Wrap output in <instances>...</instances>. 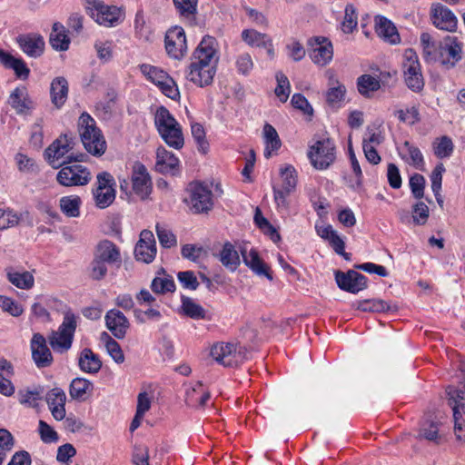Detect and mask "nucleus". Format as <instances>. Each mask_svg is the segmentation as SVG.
Here are the masks:
<instances>
[{"mask_svg": "<svg viewBox=\"0 0 465 465\" xmlns=\"http://www.w3.org/2000/svg\"><path fill=\"white\" fill-rule=\"evenodd\" d=\"M101 340L104 342L106 351L113 360L116 363H123L124 355L119 343L105 331L102 332Z\"/></svg>", "mask_w": 465, "mask_h": 465, "instance_id": "obj_40", "label": "nucleus"}, {"mask_svg": "<svg viewBox=\"0 0 465 465\" xmlns=\"http://www.w3.org/2000/svg\"><path fill=\"white\" fill-rule=\"evenodd\" d=\"M282 184L280 187L294 192L297 186V172L291 164H285L280 168Z\"/></svg>", "mask_w": 465, "mask_h": 465, "instance_id": "obj_41", "label": "nucleus"}, {"mask_svg": "<svg viewBox=\"0 0 465 465\" xmlns=\"http://www.w3.org/2000/svg\"><path fill=\"white\" fill-rule=\"evenodd\" d=\"M65 393L60 388H54L46 394L49 410L56 420H62L65 418Z\"/></svg>", "mask_w": 465, "mask_h": 465, "instance_id": "obj_25", "label": "nucleus"}, {"mask_svg": "<svg viewBox=\"0 0 465 465\" xmlns=\"http://www.w3.org/2000/svg\"><path fill=\"white\" fill-rule=\"evenodd\" d=\"M241 253L245 265L248 266L256 275L264 276L270 281L272 280V275L270 272V268L261 259L256 250L252 249L248 252L246 249H242Z\"/></svg>", "mask_w": 465, "mask_h": 465, "instance_id": "obj_26", "label": "nucleus"}, {"mask_svg": "<svg viewBox=\"0 0 465 465\" xmlns=\"http://www.w3.org/2000/svg\"><path fill=\"white\" fill-rule=\"evenodd\" d=\"M107 264L106 262L97 259L94 256L93 261L89 266V276L94 281L103 280L107 274Z\"/></svg>", "mask_w": 465, "mask_h": 465, "instance_id": "obj_52", "label": "nucleus"}, {"mask_svg": "<svg viewBox=\"0 0 465 465\" xmlns=\"http://www.w3.org/2000/svg\"><path fill=\"white\" fill-rule=\"evenodd\" d=\"M156 129L164 143L176 150L183 147L184 138L180 124L164 106H160L154 115Z\"/></svg>", "mask_w": 465, "mask_h": 465, "instance_id": "obj_3", "label": "nucleus"}, {"mask_svg": "<svg viewBox=\"0 0 465 465\" xmlns=\"http://www.w3.org/2000/svg\"><path fill=\"white\" fill-rule=\"evenodd\" d=\"M78 129L83 145L89 153L94 156L104 153L105 140L96 127L95 121L88 114L83 113L79 117Z\"/></svg>", "mask_w": 465, "mask_h": 465, "instance_id": "obj_4", "label": "nucleus"}, {"mask_svg": "<svg viewBox=\"0 0 465 465\" xmlns=\"http://www.w3.org/2000/svg\"><path fill=\"white\" fill-rule=\"evenodd\" d=\"M90 16L100 25L114 26L121 17V10L114 5H107L98 0H84Z\"/></svg>", "mask_w": 465, "mask_h": 465, "instance_id": "obj_10", "label": "nucleus"}, {"mask_svg": "<svg viewBox=\"0 0 465 465\" xmlns=\"http://www.w3.org/2000/svg\"><path fill=\"white\" fill-rule=\"evenodd\" d=\"M104 319L107 329L116 339L121 340L125 337L130 323L121 311L112 309L106 312Z\"/></svg>", "mask_w": 465, "mask_h": 465, "instance_id": "obj_22", "label": "nucleus"}, {"mask_svg": "<svg viewBox=\"0 0 465 465\" xmlns=\"http://www.w3.org/2000/svg\"><path fill=\"white\" fill-rule=\"evenodd\" d=\"M56 174L57 183L64 187L84 186L92 179L87 167L79 163H64Z\"/></svg>", "mask_w": 465, "mask_h": 465, "instance_id": "obj_7", "label": "nucleus"}, {"mask_svg": "<svg viewBox=\"0 0 465 465\" xmlns=\"http://www.w3.org/2000/svg\"><path fill=\"white\" fill-rule=\"evenodd\" d=\"M429 217V207L423 203H417L412 208L413 223L418 225L425 224Z\"/></svg>", "mask_w": 465, "mask_h": 465, "instance_id": "obj_57", "label": "nucleus"}, {"mask_svg": "<svg viewBox=\"0 0 465 465\" xmlns=\"http://www.w3.org/2000/svg\"><path fill=\"white\" fill-rule=\"evenodd\" d=\"M453 150L454 145L452 140L446 135L436 139L433 143L434 154L438 158L442 159L450 156Z\"/></svg>", "mask_w": 465, "mask_h": 465, "instance_id": "obj_44", "label": "nucleus"}, {"mask_svg": "<svg viewBox=\"0 0 465 465\" xmlns=\"http://www.w3.org/2000/svg\"><path fill=\"white\" fill-rule=\"evenodd\" d=\"M81 198L78 195L64 196L59 201L61 211L67 217H78L80 215Z\"/></svg>", "mask_w": 465, "mask_h": 465, "instance_id": "obj_39", "label": "nucleus"}, {"mask_svg": "<svg viewBox=\"0 0 465 465\" xmlns=\"http://www.w3.org/2000/svg\"><path fill=\"white\" fill-rule=\"evenodd\" d=\"M6 277L13 285L19 289L29 290L35 283L33 274L27 271L17 272L9 268L6 269Z\"/></svg>", "mask_w": 465, "mask_h": 465, "instance_id": "obj_34", "label": "nucleus"}, {"mask_svg": "<svg viewBox=\"0 0 465 465\" xmlns=\"http://www.w3.org/2000/svg\"><path fill=\"white\" fill-rule=\"evenodd\" d=\"M75 329V315L70 311L66 312L58 331H53L49 336V343L53 350L60 353L67 351L72 346Z\"/></svg>", "mask_w": 465, "mask_h": 465, "instance_id": "obj_6", "label": "nucleus"}, {"mask_svg": "<svg viewBox=\"0 0 465 465\" xmlns=\"http://www.w3.org/2000/svg\"><path fill=\"white\" fill-rule=\"evenodd\" d=\"M234 65L241 75H249L254 67L252 57L248 53H242L235 57Z\"/></svg>", "mask_w": 465, "mask_h": 465, "instance_id": "obj_46", "label": "nucleus"}, {"mask_svg": "<svg viewBox=\"0 0 465 465\" xmlns=\"http://www.w3.org/2000/svg\"><path fill=\"white\" fill-rule=\"evenodd\" d=\"M357 26V16L352 5H347L345 8V16L342 22V31L345 34H351Z\"/></svg>", "mask_w": 465, "mask_h": 465, "instance_id": "obj_63", "label": "nucleus"}, {"mask_svg": "<svg viewBox=\"0 0 465 465\" xmlns=\"http://www.w3.org/2000/svg\"><path fill=\"white\" fill-rule=\"evenodd\" d=\"M329 89L326 93V101L330 106L338 107L344 99L346 94L345 86L334 77H330Z\"/></svg>", "mask_w": 465, "mask_h": 465, "instance_id": "obj_37", "label": "nucleus"}, {"mask_svg": "<svg viewBox=\"0 0 465 465\" xmlns=\"http://www.w3.org/2000/svg\"><path fill=\"white\" fill-rule=\"evenodd\" d=\"M51 100L56 108L64 105L68 94V83L64 77H56L51 83Z\"/></svg>", "mask_w": 465, "mask_h": 465, "instance_id": "obj_30", "label": "nucleus"}, {"mask_svg": "<svg viewBox=\"0 0 465 465\" xmlns=\"http://www.w3.org/2000/svg\"><path fill=\"white\" fill-rule=\"evenodd\" d=\"M0 64L6 69H12L16 77L27 79L30 70L22 58H16L8 52L0 49Z\"/></svg>", "mask_w": 465, "mask_h": 465, "instance_id": "obj_29", "label": "nucleus"}, {"mask_svg": "<svg viewBox=\"0 0 465 465\" xmlns=\"http://www.w3.org/2000/svg\"><path fill=\"white\" fill-rule=\"evenodd\" d=\"M218 61L216 39L210 35L204 36L191 57L185 78L198 87L211 85L217 71Z\"/></svg>", "mask_w": 465, "mask_h": 465, "instance_id": "obj_1", "label": "nucleus"}, {"mask_svg": "<svg viewBox=\"0 0 465 465\" xmlns=\"http://www.w3.org/2000/svg\"><path fill=\"white\" fill-rule=\"evenodd\" d=\"M151 287L156 293H164L167 292H173L175 290L173 280L169 278L156 277L153 280Z\"/></svg>", "mask_w": 465, "mask_h": 465, "instance_id": "obj_55", "label": "nucleus"}, {"mask_svg": "<svg viewBox=\"0 0 465 465\" xmlns=\"http://www.w3.org/2000/svg\"><path fill=\"white\" fill-rule=\"evenodd\" d=\"M165 49L169 56L180 60L187 52V44L184 30L182 27H173L167 31L164 38Z\"/></svg>", "mask_w": 465, "mask_h": 465, "instance_id": "obj_12", "label": "nucleus"}, {"mask_svg": "<svg viewBox=\"0 0 465 465\" xmlns=\"http://www.w3.org/2000/svg\"><path fill=\"white\" fill-rule=\"evenodd\" d=\"M438 424L433 421L426 422L420 430L419 437L426 439L430 441H435L438 439Z\"/></svg>", "mask_w": 465, "mask_h": 465, "instance_id": "obj_64", "label": "nucleus"}, {"mask_svg": "<svg viewBox=\"0 0 465 465\" xmlns=\"http://www.w3.org/2000/svg\"><path fill=\"white\" fill-rule=\"evenodd\" d=\"M219 260L222 264L231 272H234L239 267L240 256L232 243L226 242L219 254Z\"/></svg>", "mask_w": 465, "mask_h": 465, "instance_id": "obj_32", "label": "nucleus"}, {"mask_svg": "<svg viewBox=\"0 0 465 465\" xmlns=\"http://www.w3.org/2000/svg\"><path fill=\"white\" fill-rule=\"evenodd\" d=\"M358 309L362 312H381L388 311L390 307L383 300H367L361 302Z\"/></svg>", "mask_w": 465, "mask_h": 465, "instance_id": "obj_54", "label": "nucleus"}, {"mask_svg": "<svg viewBox=\"0 0 465 465\" xmlns=\"http://www.w3.org/2000/svg\"><path fill=\"white\" fill-rule=\"evenodd\" d=\"M183 311L184 314L193 319H204L205 311L198 303H195L193 300L188 297L183 298Z\"/></svg>", "mask_w": 465, "mask_h": 465, "instance_id": "obj_48", "label": "nucleus"}, {"mask_svg": "<svg viewBox=\"0 0 465 465\" xmlns=\"http://www.w3.org/2000/svg\"><path fill=\"white\" fill-rule=\"evenodd\" d=\"M374 21L375 31L380 37L393 45L400 43L397 28L391 20L382 15H376Z\"/></svg>", "mask_w": 465, "mask_h": 465, "instance_id": "obj_28", "label": "nucleus"}, {"mask_svg": "<svg viewBox=\"0 0 465 465\" xmlns=\"http://www.w3.org/2000/svg\"><path fill=\"white\" fill-rule=\"evenodd\" d=\"M38 431L42 441L45 443L56 442L59 439L57 432L44 420H39Z\"/></svg>", "mask_w": 465, "mask_h": 465, "instance_id": "obj_59", "label": "nucleus"}, {"mask_svg": "<svg viewBox=\"0 0 465 465\" xmlns=\"http://www.w3.org/2000/svg\"><path fill=\"white\" fill-rule=\"evenodd\" d=\"M20 220L21 215L17 213L10 209H0V231L18 225Z\"/></svg>", "mask_w": 465, "mask_h": 465, "instance_id": "obj_50", "label": "nucleus"}, {"mask_svg": "<svg viewBox=\"0 0 465 465\" xmlns=\"http://www.w3.org/2000/svg\"><path fill=\"white\" fill-rule=\"evenodd\" d=\"M0 307L4 312H6L15 317L21 315L24 312L22 306H20L16 302L4 295H0Z\"/></svg>", "mask_w": 465, "mask_h": 465, "instance_id": "obj_60", "label": "nucleus"}, {"mask_svg": "<svg viewBox=\"0 0 465 465\" xmlns=\"http://www.w3.org/2000/svg\"><path fill=\"white\" fill-rule=\"evenodd\" d=\"M242 39L250 46L263 47L270 36L253 29H245L242 32Z\"/></svg>", "mask_w": 465, "mask_h": 465, "instance_id": "obj_43", "label": "nucleus"}, {"mask_svg": "<svg viewBox=\"0 0 465 465\" xmlns=\"http://www.w3.org/2000/svg\"><path fill=\"white\" fill-rule=\"evenodd\" d=\"M74 147L73 139L67 134L60 135L45 151V156L53 168H59L64 163L81 162L80 156L73 153L66 155Z\"/></svg>", "mask_w": 465, "mask_h": 465, "instance_id": "obj_5", "label": "nucleus"}, {"mask_svg": "<svg viewBox=\"0 0 465 465\" xmlns=\"http://www.w3.org/2000/svg\"><path fill=\"white\" fill-rule=\"evenodd\" d=\"M140 70L148 80L157 86L160 85L168 75L162 69L146 64L140 65Z\"/></svg>", "mask_w": 465, "mask_h": 465, "instance_id": "obj_45", "label": "nucleus"}, {"mask_svg": "<svg viewBox=\"0 0 465 465\" xmlns=\"http://www.w3.org/2000/svg\"><path fill=\"white\" fill-rule=\"evenodd\" d=\"M403 58L402 67L407 86L413 92L421 91L424 87V79L416 52L413 49H407Z\"/></svg>", "mask_w": 465, "mask_h": 465, "instance_id": "obj_9", "label": "nucleus"}, {"mask_svg": "<svg viewBox=\"0 0 465 465\" xmlns=\"http://www.w3.org/2000/svg\"><path fill=\"white\" fill-rule=\"evenodd\" d=\"M16 43L20 49L27 56L32 58L40 57L45 51V40L36 33L20 35L16 37Z\"/></svg>", "mask_w": 465, "mask_h": 465, "instance_id": "obj_19", "label": "nucleus"}, {"mask_svg": "<svg viewBox=\"0 0 465 465\" xmlns=\"http://www.w3.org/2000/svg\"><path fill=\"white\" fill-rule=\"evenodd\" d=\"M9 104L20 115L31 114L34 103L30 99L25 87H16L9 96Z\"/></svg>", "mask_w": 465, "mask_h": 465, "instance_id": "obj_24", "label": "nucleus"}, {"mask_svg": "<svg viewBox=\"0 0 465 465\" xmlns=\"http://www.w3.org/2000/svg\"><path fill=\"white\" fill-rule=\"evenodd\" d=\"M133 190L142 199L151 193L152 181L146 167L141 163H134L132 175Z\"/></svg>", "mask_w": 465, "mask_h": 465, "instance_id": "obj_21", "label": "nucleus"}, {"mask_svg": "<svg viewBox=\"0 0 465 465\" xmlns=\"http://www.w3.org/2000/svg\"><path fill=\"white\" fill-rule=\"evenodd\" d=\"M158 87L164 95L173 100H176L180 96L176 83L169 75H167L166 79H164Z\"/></svg>", "mask_w": 465, "mask_h": 465, "instance_id": "obj_61", "label": "nucleus"}, {"mask_svg": "<svg viewBox=\"0 0 465 465\" xmlns=\"http://www.w3.org/2000/svg\"><path fill=\"white\" fill-rule=\"evenodd\" d=\"M262 135L265 143L264 156L270 158L272 151L280 149L282 142L276 129L270 124H264Z\"/></svg>", "mask_w": 465, "mask_h": 465, "instance_id": "obj_36", "label": "nucleus"}, {"mask_svg": "<svg viewBox=\"0 0 465 465\" xmlns=\"http://www.w3.org/2000/svg\"><path fill=\"white\" fill-rule=\"evenodd\" d=\"M192 135L199 146V150L206 153L208 143L205 139V131L202 124L195 123L191 125Z\"/></svg>", "mask_w": 465, "mask_h": 465, "instance_id": "obj_56", "label": "nucleus"}, {"mask_svg": "<svg viewBox=\"0 0 465 465\" xmlns=\"http://www.w3.org/2000/svg\"><path fill=\"white\" fill-rule=\"evenodd\" d=\"M432 24L439 29L447 32H456L458 19L454 13L441 4H434L430 10Z\"/></svg>", "mask_w": 465, "mask_h": 465, "instance_id": "obj_14", "label": "nucleus"}, {"mask_svg": "<svg viewBox=\"0 0 465 465\" xmlns=\"http://www.w3.org/2000/svg\"><path fill=\"white\" fill-rule=\"evenodd\" d=\"M93 390V383L84 378H75L72 381L69 394L73 399L85 400L86 394Z\"/></svg>", "mask_w": 465, "mask_h": 465, "instance_id": "obj_38", "label": "nucleus"}, {"mask_svg": "<svg viewBox=\"0 0 465 465\" xmlns=\"http://www.w3.org/2000/svg\"><path fill=\"white\" fill-rule=\"evenodd\" d=\"M425 178L419 173H415L410 178V187L413 196L420 199L424 195Z\"/></svg>", "mask_w": 465, "mask_h": 465, "instance_id": "obj_62", "label": "nucleus"}, {"mask_svg": "<svg viewBox=\"0 0 465 465\" xmlns=\"http://www.w3.org/2000/svg\"><path fill=\"white\" fill-rule=\"evenodd\" d=\"M335 280L340 289L357 293L367 287V278L353 270L347 272H336Z\"/></svg>", "mask_w": 465, "mask_h": 465, "instance_id": "obj_17", "label": "nucleus"}, {"mask_svg": "<svg viewBox=\"0 0 465 465\" xmlns=\"http://www.w3.org/2000/svg\"><path fill=\"white\" fill-rule=\"evenodd\" d=\"M156 233L161 245L164 248H170L176 244V238L174 234L160 224L156 225Z\"/></svg>", "mask_w": 465, "mask_h": 465, "instance_id": "obj_58", "label": "nucleus"}, {"mask_svg": "<svg viewBox=\"0 0 465 465\" xmlns=\"http://www.w3.org/2000/svg\"><path fill=\"white\" fill-rule=\"evenodd\" d=\"M78 365L84 372L97 373L102 367V361L91 349L85 348L80 353Z\"/></svg>", "mask_w": 465, "mask_h": 465, "instance_id": "obj_31", "label": "nucleus"}, {"mask_svg": "<svg viewBox=\"0 0 465 465\" xmlns=\"http://www.w3.org/2000/svg\"><path fill=\"white\" fill-rule=\"evenodd\" d=\"M293 193L285 188L273 186L274 201L279 211H288L290 206L289 196Z\"/></svg>", "mask_w": 465, "mask_h": 465, "instance_id": "obj_53", "label": "nucleus"}, {"mask_svg": "<svg viewBox=\"0 0 465 465\" xmlns=\"http://www.w3.org/2000/svg\"><path fill=\"white\" fill-rule=\"evenodd\" d=\"M49 42L51 46L58 51H65L69 47L70 39L65 33L64 26L56 22L53 25Z\"/></svg>", "mask_w": 465, "mask_h": 465, "instance_id": "obj_33", "label": "nucleus"}, {"mask_svg": "<svg viewBox=\"0 0 465 465\" xmlns=\"http://www.w3.org/2000/svg\"><path fill=\"white\" fill-rule=\"evenodd\" d=\"M180 15L186 18L193 17L197 11L198 0H173Z\"/></svg>", "mask_w": 465, "mask_h": 465, "instance_id": "obj_51", "label": "nucleus"}, {"mask_svg": "<svg viewBox=\"0 0 465 465\" xmlns=\"http://www.w3.org/2000/svg\"><path fill=\"white\" fill-rule=\"evenodd\" d=\"M307 154L315 169L325 170L335 160V145L330 138L319 140L310 146Z\"/></svg>", "mask_w": 465, "mask_h": 465, "instance_id": "obj_8", "label": "nucleus"}, {"mask_svg": "<svg viewBox=\"0 0 465 465\" xmlns=\"http://www.w3.org/2000/svg\"><path fill=\"white\" fill-rule=\"evenodd\" d=\"M420 44L422 55L427 63L439 62L445 68L451 69L462 59L463 45L456 36L447 35L435 42L429 33H422Z\"/></svg>", "mask_w": 465, "mask_h": 465, "instance_id": "obj_2", "label": "nucleus"}, {"mask_svg": "<svg viewBox=\"0 0 465 465\" xmlns=\"http://www.w3.org/2000/svg\"><path fill=\"white\" fill-rule=\"evenodd\" d=\"M156 255V243L151 231L143 230L134 248V256L137 261L144 263L152 262Z\"/></svg>", "mask_w": 465, "mask_h": 465, "instance_id": "obj_16", "label": "nucleus"}, {"mask_svg": "<svg viewBox=\"0 0 465 465\" xmlns=\"http://www.w3.org/2000/svg\"><path fill=\"white\" fill-rule=\"evenodd\" d=\"M358 91L361 94L368 96L370 92H374L380 89V80L370 74H362L357 80Z\"/></svg>", "mask_w": 465, "mask_h": 465, "instance_id": "obj_42", "label": "nucleus"}, {"mask_svg": "<svg viewBox=\"0 0 465 465\" xmlns=\"http://www.w3.org/2000/svg\"><path fill=\"white\" fill-rule=\"evenodd\" d=\"M211 356L225 367H233L242 363L246 358V350L242 347L237 349L232 343H218L212 347Z\"/></svg>", "mask_w": 465, "mask_h": 465, "instance_id": "obj_11", "label": "nucleus"}, {"mask_svg": "<svg viewBox=\"0 0 465 465\" xmlns=\"http://www.w3.org/2000/svg\"><path fill=\"white\" fill-rule=\"evenodd\" d=\"M32 358L38 368H45L52 364L53 356L46 345L45 338L40 333H35L31 340Z\"/></svg>", "mask_w": 465, "mask_h": 465, "instance_id": "obj_20", "label": "nucleus"}, {"mask_svg": "<svg viewBox=\"0 0 465 465\" xmlns=\"http://www.w3.org/2000/svg\"><path fill=\"white\" fill-rule=\"evenodd\" d=\"M191 209L195 213H206L213 207L212 192L198 183L189 185Z\"/></svg>", "mask_w": 465, "mask_h": 465, "instance_id": "obj_13", "label": "nucleus"}, {"mask_svg": "<svg viewBox=\"0 0 465 465\" xmlns=\"http://www.w3.org/2000/svg\"><path fill=\"white\" fill-rule=\"evenodd\" d=\"M309 45L312 47L310 56L314 64L324 66L332 59V45L327 38L312 37L309 40Z\"/></svg>", "mask_w": 465, "mask_h": 465, "instance_id": "obj_18", "label": "nucleus"}, {"mask_svg": "<svg viewBox=\"0 0 465 465\" xmlns=\"http://www.w3.org/2000/svg\"><path fill=\"white\" fill-rule=\"evenodd\" d=\"M210 399V392L203 391V384L198 382L194 387L187 390L185 402L188 406L203 407Z\"/></svg>", "mask_w": 465, "mask_h": 465, "instance_id": "obj_35", "label": "nucleus"}, {"mask_svg": "<svg viewBox=\"0 0 465 465\" xmlns=\"http://www.w3.org/2000/svg\"><path fill=\"white\" fill-rule=\"evenodd\" d=\"M94 256L110 265L121 263L120 249L109 240H103L98 242Z\"/></svg>", "mask_w": 465, "mask_h": 465, "instance_id": "obj_27", "label": "nucleus"}, {"mask_svg": "<svg viewBox=\"0 0 465 465\" xmlns=\"http://www.w3.org/2000/svg\"><path fill=\"white\" fill-rule=\"evenodd\" d=\"M180 161L172 152L160 146L156 151L155 170L163 174L176 175L179 173Z\"/></svg>", "mask_w": 465, "mask_h": 465, "instance_id": "obj_23", "label": "nucleus"}, {"mask_svg": "<svg viewBox=\"0 0 465 465\" xmlns=\"http://www.w3.org/2000/svg\"><path fill=\"white\" fill-rule=\"evenodd\" d=\"M446 391L449 396V404L453 411L455 434L459 440H462L463 437L460 433L462 430L460 420L461 418L460 410L465 411V404L463 402L465 401V384L463 389H456L453 386H449Z\"/></svg>", "mask_w": 465, "mask_h": 465, "instance_id": "obj_15", "label": "nucleus"}, {"mask_svg": "<svg viewBox=\"0 0 465 465\" xmlns=\"http://www.w3.org/2000/svg\"><path fill=\"white\" fill-rule=\"evenodd\" d=\"M277 86L274 90L275 95L282 103H285L290 94V82L282 72L276 74Z\"/></svg>", "mask_w": 465, "mask_h": 465, "instance_id": "obj_49", "label": "nucleus"}, {"mask_svg": "<svg viewBox=\"0 0 465 465\" xmlns=\"http://www.w3.org/2000/svg\"><path fill=\"white\" fill-rule=\"evenodd\" d=\"M94 197L95 205L100 209H104L111 205L115 199V190L114 189H104L98 190L94 189Z\"/></svg>", "mask_w": 465, "mask_h": 465, "instance_id": "obj_47", "label": "nucleus"}]
</instances>
